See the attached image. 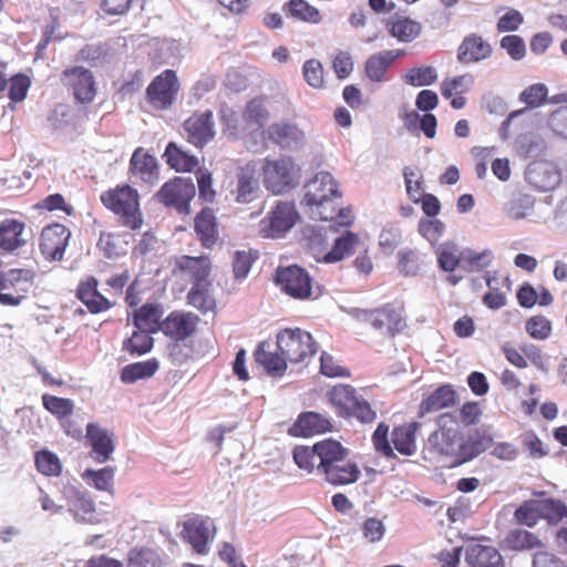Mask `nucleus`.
<instances>
[{"label": "nucleus", "instance_id": "1", "mask_svg": "<svg viewBox=\"0 0 567 567\" xmlns=\"http://www.w3.org/2000/svg\"><path fill=\"white\" fill-rule=\"evenodd\" d=\"M350 451L339 441L324 439L312 446L298 445L292 451L293 461L308 473L317 471L334 486L355 483L361 474L358 464L349 460Z\"/></svg>", "mask_w": 567, "mask_h": 567}, {"label": "nucleus", "instance_id": "2", "mask_svg": "<svg viewBox=\"0 0 567 567\" xmlns=\"http://www.w3.org/2000/svg\"><path fill=\"white\" fill-rule=\"evenodd\" d=\"M439 429L429 437L432 452L452 460V466H458L472 461L492 445V436L476 431L462 440L457 419L444 413L437 419Z\"/></svg>", "mask_w": 567, "mask_h": 567}, {"label": "nucleus", "instance_id": "3", "mask_svg": "<svg viewBox=\"0 0 567 567\" xmlns=\"http://www.w3.org/2000/svg\"><path fill=\"white\" fill-rule=\"evenodd\" d=\"M350 316L360 324L369 326L380 333L394 338L406 328V315L403 302H386L373 309L352 308Z\"/></svg>", "mask_w": 567, "mask_h": 567}, {"label": "nucleus", "instance_id": "4", "mask_svg": "<svg viewBox=\"0 0 567 567\" xmlns=\"http://www.w3.org/2000/svg\"><path fill=\"white\" fill-rule=\"evenodd\" d=\"M100 199L105 208L117 216L121 226L131 230H138L142 227L143 215L140 208V195L132 186L117 185L103 192Z\"/></svg>", "mask_w": 567, "mask_h": 567}, {"label": "nucleus", "instance_id": "5", "mask_svg": "<svg viewBox=\"0 0 567 567\" xmlns=\"http://www.w3.org/2000/svg\"><path fill=\"white\" fill-rule=\"evenodd\" d=\"M264 187L272 195H284L296 188L301 179V167L288 155L266 157L260 168Z\"/></svg>", "mask_w": 567, "mask_h": 567}, {"label": "nucleus", "instance_id": "6", "mask_svg": "<svg viewBox=\"0 0 567 567\" xmlns=\"http://www.w3.org/2000/svg\"><path fill=\"white\" fill-rule=\"evenodd\" d=\"M341 194L338 190V183L328 172H320L306 184L303 200L307 206L316 208L315 215L321 220L333 221L336 213L334 199H339Z\"/></svg>", "mask_w": 567, "mask_h": 567}, {"label": "nucleus", "instance_id": "7", "mask_svg": "<svg viewBox=\"0 0 567 567\" xmlns=\"http://www.w3.org/2000/svg\"><path fill=\"white\" fill-rule=\"evenodd\" d=\"M330 405L339 417H354L361 423H372L377 419L370 403L350 384L339 383L327 393Z\"/></svg>", "mask_w": 567, "mask_h": 567}, {"label": "nucleus", "instance_id": "8", "mask_svg": "<svg viewBox=\"0 0 567 567\" xmlns=\"http://www.w3.org/2000/svg\"><path fill=\"white\" fill-rule=\"evenodd\" d=\"M200 318L198 315L186 310H174L163 319L162 332L169 340L174 341L171 348V357L174 362L182 364L186 362L190 355L184 354L179 342H185L193 338L198 329Z\"/></svg>", "mask_w": 567, "mask_h": 567}, {"label": "nucleus", "instance_id": "9", "mask_svg": "<svg viewBox=\"0 0 567 567\" xmlns=\"http://www.w3.org/2000/svg\"><path fill=\"white\" fill-rule=\"evenodd\" d=\"M61 84L71 93L76 104L86 106L97 95V83L90 69L80 65L65 68L60 75Z\"/></svg>", "mask_w": 567, "mask_h": 567}, {"label": "nucleus", "instance_id": "10", "mask_svg": "<svg viewBox=\"0 0 567 567\" xmlns=\"http://www.w3.org/2000/svg\"><path fill=\"white\" fill-rule=\"evenodd\" d=\"M277 347L291 363L303 362L317 352L312 336L300 328H287L278 332Z\"/></svg>", "mask_w": 567, "mask_h": 567}, {"label": "nucleus", "instance_id": "11", "mask_svg": "<svg viewBox=\"0 0 567 567\" xmlns=\"http://www.w3.org/2000/svg\"><path fill=\"white\" fill-rule=\"evenodd\" d=\"M173 278L188 282L190 286L212 279L213 264L207 255L175 256L169 261Z\"/></svg>", "mask_w": 567, "mask_h": 567}, {"label": "nucleus", "instance_id": "12", "mask_svg": "<svg viewBox=\"0 0 567 567\" xmlns=\"http://www.w3.org/2000/svg\"><path fill=\"white\" fill-rule=\"evenodd\" d=\"M216 532V526L208 516L192 514L183 522L181 537L190 545L193 551L207 555Z\"/></svg>", "mask_w": 567, "mask_h": 567}, {"label": "nucleus", "instance_id": "13", "mask_svg": "<svg viewBox=\"0 0 567 567\" xmlns=\"http://www.w3.org/2000/svg\"><path fill=\"white\" fill-rule=\"evenodd\" d=\"M179 89L181 84L176 72L167 69L156 75L148 84L146 100L153 109L165 111L175 103Z\"/></svg>", "mask_w": 567, "mask_h": 567}, {"label": "nucleus", "instance_id": "14", "mask_svg": "<svg viewBox=\"0 0 567 567\" xmlns=\"http://www.w3.org/2000/svg\"><path fill=\"white\" fill-rule=\"evenodd\" d=\"M196 188L190 177H174L159 188L156 198L166 207H174L179 214L190 213V202Z\"/></svg>", "mask_w": 567, "mask_h": 567}, {"label": "nucleus", "instance_id": "15", "mask_svg": "<svg viewBox=\"0 0 567 567\" xmlns=\"http://www.w3.org/2000/svg\"><path fill=\"white\" fill-rule=\"evenodd\" d=\"M299 219V213L292 202L278 200L268 215L259 223L264 237L278 238L290 230Z\"/></svg>", "mask_w": 567, "mask_h": 567}, {"label": "nucleus", "instance_id": "16", "mask_svg": "<svg viewBox=\"0 0 567 567\" xmlns=\"http://www.w3.org/2000/svg\"><path fill=\"white\" fill-rule=\"evenodd\" d=\"M275 282L281 291L293 299L306 300L312 295V278L308 271L297 265L279 267Z\"/></svg>", "mask_w": 567, "mask_h": 567}, {"label": "nucleus", "instance_id": "17", "mask_svg": "<svg viewBox=\"0 0 567 567\" xmlns=\"http://www.w3.org/2000/svg\"><path fill=\"white\" fill-rule=\"evenodd\" d=\"M71 231L64 225L55 223L45 226L39 239V248L45 260L60 261L63 259Z\"/></svg>", "mask_w": 567, "mask_h": 567}, {"label": "nucleus", "instance_id": "18", "mask_svg": "<svg viewBox=\"0 0 567 567\" xmlns=\"http://www.w3.org/2000/svg\"><path fill=\"white\" fill-rule=\"evenodd\" d=\"M188 143L197 148H203L215 136V123L213 112L195 111L183 123Z\"/></svg>", "mask_w": 567, "mask_h": 567}, {"label": "nucleus", "instance_id": "19", "mask_svg": "<svg viewBox=\"0 0 567 567\" xmlns=\"http://www.w3.org/2000/svg\"><path fill=\"white\" fill-rule=\"evenodd\" d=\"M75 297L92 315L105 312L115 305V302L111 301L99 291V281L93 276H87L80 280L75 290Z\"/></svg>", "mask_w": 567, "mask_h": 567}, {"label": "nucleus", "instance_id": "20", "mask_svg": "<svg viewBox=\"0 0 567 567\" xmlns=\"http://www.w3.org/2000/svg\"><path fill=\"white\" fill-rule=\"evenodd\" d=\"M493 54L492 44L478 33L464 37L457 48L456 58L462 64L468 65L487 60Z\"/></svg>", "mask_w": 567, "mask_h": 567}, {"label": "nucleus", "instance_id": "21", "mask_svg": "<svg viewBox=\"0 0 567 567\" xmlns=\"http://www.w3.org/2000/svg\"><path fill=\"white\" fill-rule=\"evenodd\" d=\"M332 430L329 417L312 411L299 414L289 429V434L297 437H309Z\"/></svg>", "mask_w": 567, "mask_h": 567}, {"label": "nucleus", "instance_id": "22", "mask_svg": "<svg viewBox=\"0 0 567 567\" xmlns=\"http://www.w3.org/2000/svg\"><path fill=\"white\" fill-rule=\"evenodd\" d=\"M86 439L91 445V455L97 463L109 461L115 450L114 437L107 430L97 424L86 425Z\"/></svg>", "mask_w": 567, "mask_h": 567}, {"label": "nucleus", "instance_id": "23", "mask_svg": "<svg viewBox=\"0 0 567 567\" xmlns=\"http://www.w3.org/2000/svg\"><path fill=\"white\" fill-rule=\"evenodd\" d=\"M237 185L233 192L235 200L239 204H249L258 198L259 183L255 166L250 163L240 167L236 174Z\"/></svg>", "mask_w": 567, "mask_h": 567}, {"label": "nucleus", "instance_id": "24", "mask_svg": "<svg viewBox=\"0 0 567 567\" xmlns=\"http://www.w3.org/2000/svg\"><path fill=\"white\" fill-rule=\"evenodd\" d=\"M196 236L204 248H213L218 240V224L215 212L204 207L194 219Z\"/></svg>", "mask_w": 567, "mask_h": 567}, {"label": "nucleus", "instance_id": "25", "mask_svg": "<svg viewBox=\"0 0 567 567\" xmlns=\"http://www.w3.org/2000/svg\"><path fill=\"white\" fill-rule=\"evenodd\" d=\"M474 79L471 74H462L454 78L444 79L441 83V94L443 97L451 100V106L455 110L463 109L466 104V94Z\"/></svg>", "mask_w": 567, "mask_h": 567}, {"label": "nucleus", "instance_id": "26", "mask_svg": "<svg viewBox=\"0 0 567 567\" xmlns=\"http://www.w3.org/2000/svg\"><path fill=\"white\" fill-rule=\"evenodd\" d=\"M465 560L470 567H505L501 553L488 545H470L466 548Z\"/></svg>", "mask_w": 567, "mask_h": 567}, {"label": "nucleus", "instance_id": "27", "mask_svg": "<svg viewBox=\"0 0 567 567\" xmlns=\"http://www.w3.org/2000/svg\"><path fill=\"white\" fill-rule=\"evenodd\" d=\"M267 133L269 140L282 148L297 146L305 140V133L290 122H276L268 127Z\"/></svg>", "mask_w": 567, "mask_h": 567}, {"label": "nucleus", "instance_id": "28", "mask_svg": "<svg viewBox=\"0 0 567 567\" xmlns=\"http://www.w3.org/2000/svg\"><path fill=\"white\" fill-rule=\"evenodd\" d=\"M186 303L198 310L202 315L215 312L217 302L213 293L212 279L190 286L186 295Z\"/></svg>", "mask_w": 567, "mask_h": 567}, {"label": "nucleus", "instance_id": "29", "mask_svg": "<svg viewBox=\"0 0 567 567\" xmlns=\"http://www.w3.org/2000/svg\"><path fill=\"white\" fill-rule=\"evenodd\" d=\"M25 224L16 218H6L0 223V248L12 252L27 244L23 238Z\"/></svg>", "mask_w": 567, "mask_h": 567}, {"label": "nucleus", "instance_id": "30", "mask_svg": "<svg viewBox=\"0 0 567 567\" xmlns=\"http://www.w3.org/2000/svg\"><path fill=\"white\" fill-rule=\"evenodd\" d=\"M35 272L27 268L0 269V290H12L16 293L27 292L34 282Z\"/></svg>", "mask_w": 567, "mask_h": 567}, {"label": "nucleus", "instance_id": "31", "mask_svg": "<svg viewBox=\"0 0 567 567\" xmlns=\"http://www.w3.org/2000/svg\"><path fill=\"white\" fill-rule=\"evenodd\" d=\"M163 307L159 303L147 302L137 308L133 313V324L153 333L162 331Z\"/></svg>", "mask_w": 567, "mask_h": 567}, {"label": "nucleus", "instance_id": "32", "mask_svg": "<svg viewBox=\"0 0 567 567\" xmlns=\"http://www.w3.org/2000/svg\"><path fill=\"white\" fill-rule=\"evenodd\" d=\"M130 172L143 182L152 184L158 175L156 158L142 147H137L130 161Z\"/></svg>", "mask_w": 567, "mask_h": 567}, {"label": "nucleus", "instance_id": "33", "mask_svg": "<svg viewBox=\"0 0 567 567\" xmlns=\"http://www.w3.org/2000/svg\"><path fill=\"white\" fill-rule=\"evenodd\" d=\"M456 402L457 395L454 389L449 384L441 385L421 402L420 415L454 406Z\"/></svg>", "mask_w": 567, "mask_h": 567}, {"label": "nucleus", "instance_id": "34", "mask_svg": "<svg viewBox=\"0 0 567 567\" xmlns=\"http://www.w3.org/2000/svg\"><path fill=\"white\" fill-rule=\"evenodd\" d=\"M529 183L540 192L554 189L560 183L559 172L549 164H534L528 171Z\"/></svg>", "mask_w": 567, "mask_h": 567}, {"label": "nucleus", "instance_id": "35", "mask_svg": "<svg viewBox=\"0 0 567 567\" xmlns=\"http://www.w3.org/2000/svg\"><path fill=\"white\" fill-rule=\"evenodd\" d=\"M417 430V422L404 423L392 430L391 440L394 449L400 454L411 456L416 452L415 437Z\"/></svg>", "mask_w": 567, "mask_h": 567}, {"label": "nucleus", "instance_id": "36", "mask_svg": "<svg viewBox=\"0 0 567 567\" xmlns=\"http://www.w3.org/2000/svg\"><path fill=\"white\" fill-rule=\"evenodd\" d=\"M400 56V51L385 50L371 55L364 65L367 76L373 82L386 80L388 68Z\"/></svg>", "mask_w": 567, "mask_h": 567}, {"label": "nucleus", "instance_id": "37", "mask_svg": "<svg viewBox=\"0 0 567 567\" xmlns=\"http://www.w3.org/2000/svg\"><path fill=\"white\" fill-rule=\"evenodd\" d=\"M269 344L266 342L259 343L255 351V360L259 363L268 374L274 377L284 375L287 369V359L281 352L269 350Z\"/></svg>", "mask_w": 567, "mask_h": 567}, {"label": "nucleus", "instance_id": "38", "mask_svg": "<svg viewBox=\"0 0 567 567\" xmlns=\"http://www.w3.org/2000/svg\"><path fill=\"white\" fill-rule=\"evenodd\" d=\"M164 156L166 157L167 164L176 172L189 173L195 171L199 164V161L195 155L184 151L174 142H169L167 144Z\"/></svg>", "mask_w": 567, "mask_h": 567}, {"label": "nucleus", "instance_id": "39", "mask_svg": "<svg viewBox=\"0 0 567 567\" xmlns=\"http://www.w3.org/2000/svg\"><path fill=\"white\" fill-rule=\"evenodd\" d=\"M284 11L288 17L305 23L318 24L322 20L321 12L306 0H289Z\"/></svg>", "mask_w": 567, "mask_h": 567}, {"label": "nucleus", "instance_id": "40", "mask_svg": "<svg viewBox=\"0 0 567 567\" xmlns=\"http://www.w3.org/2000/svg\"><path fill=\"white\" fill-rule=\"evenodd\" d=\"M158 368L159 363L155 358L130 363L122 369L120 378L123 383H135L138 380L153 377Z\"/></svg>", "mask_w": 567, "mask_h": 567}, {"label": "nucleus", "instance_id": "41", "mask_svg": "<svg viewBox=\"0 0 567 567\" xmlns=\"http://www.w3.org/2000/svg\"><path fill=\"white\" fill-rule=\"evenodd\" d=\"M359 244V236L355 233L347 230L334 240L332 248L323 256V260L326 262L340 261L350 256Z\"/></svg>", "mask_w": 567, "mask_h": 567}, {"label": "nucleus", "instance_id": "42", "mask_svg": "<svg viewBox=\"0 0 567 567\" xmlns=\"http://www.w3.org/2000/svg\"><path fill=\"white\" fill-rule=\"evenodd\" d=\"M504 544L506 548L515 551L532 550L543 547V543L537 535L520 528L511 530L506 535Z\"/></svg>", "mask_w": 567, "mask_h": 567}, {"label": "nucleus", "instance_id": "43", "mask_svg": "<svg viewBox=\"0 0 567 567\" xmlns=\"http://www.w3.org/2000/svg\"><path fill=\"white\" fill-rule=\"evenodd\" d=\"M153 332L137 329L133 331L132 336L123 341V351L131 355H143L150 352L154 347Z\"/></svg>", "mask_w": 567, "mask_h": 567}, {"label": "nucleus", "instance_id": "44", "mask_svg": "<svg viewBox=\"0 0 567 567\" xmlns=\"http://www.w3.org/2000/svg\"><path fill=\"white\" fill-rule=\"evenodd\" d=\"M421 30V24L409 18H398L389 23L390 34L401 42L413 41Z\"/></svg>", "mask_w": 567, "mask_h": 567}, {"label": "nucleus", "instance_id": "45", "mask_svg": "<svg viewBox=\"0 0 567 567\" xmlns=\"http://www.w3.org/2000/svg\"><path fill=\"white\" fill-rule=\"evenodd\" d=\"M269 112L266 106V99L257 96L250 100L243 113L245 122L252 127L259 128L264 126L268 120Z\"/></svg>", "mask_w": 567, "mask_h": 567}, {"label": "nucleus", "instance_id": "46", "mask_svg": "<svg viewBox=\"0 0 567 567\" xmlns=\"http://www.w3.org/2000/svg\"><path fill=\"white\" fill-rule=\"evenodd\" d=\"M125 235L103 231L100 235L97 247L106 257H117L126 252L127 240Z\"/></svg>", "mask_w": 567, "mask_h": 567}, {"label": "nucleus", "instance_id": "47", "mask_svg": "<svg viewBox=\"0 0 567 567\" xmlns=\"http://www.w3.org/2000/svg\"><path fill=\"white\" fill-rule=\"evenodd\" d=\"M114 474L115 470L112 466L100 470L87 468L82 473V478L99 491L111 492L114 484Z\"/></svg>", "mask_w": 567, "mask_h": 567}, {"label": "nucleus", "instance_id": "48", "mask_svg": "<svg viewBox=\"0 0 567 567\" xmlns=\"http://www.w3.org/2000/svg\"><path fill=\"white\" fill-rule=\"evenodd\" d=\"M42 404L44 409L54 415L60 422L71 416L74 412V402L68 398L43 394Z\"/></svg>", "mask_w": 567, "mask_h": 567}, {"label": "nucleus", "instance_id": "49", "mask_svg": "<svg viewBox=\"0 0 567 567\" xmlns=\"http://www.w3.org/2000/svg\"><path fill=\"white\" fill-rule=\"evenodd\" d=\"M437 262L442 270L447 272L454 271L463 264V251L455 245L445 244L437 250Z\"/></svg>", "mask_w": 567, "mask_h": 567}, {"label": "nucleus", "instance_id": "50", "mask_svg": "<svg viewBox=\"0 0 567 567\" xmlns=\"http://www.w3.org/2000/svg\"><path fill=\"white\" fill-rule=\"evenodd\" d=\"M34 462L37 470L47 476H58L61 473L62 465L59 457L47 450L35 453Z\"/></svg>", "mask_w": 567, "mask_h": 567}, {"label": "nucleus", "instance_id": "51", "mask_svg": "<svg viewBox=\"0 0 567 567\" xmlns=\"http://www.w3.org/2000/svg\"><path fill=\"white\" fill-rule=\"evenodd\" d=\"M519 439L530 458H543L549 454L548 447L533 430L525 431L520 434Z\"/></svg>", "mask_w": 567, "mask_h": 567}, {"label": "nucleus", "instance_id": "52", "mask_svg": "<svg viewBox=\"0 0 567 567\" xmlns=\"http://www.w3.org/2000/svg\"><path fill=\"white\" fill-rule=\"evenodd\" d=\"M515 519L517 523L527 525L529 527L537 524V522L542 518L539 499H532L524 502L516 511H515Z\"/></svg>", "mask_w": 567, "mask_h": 567}, {"label": "nucleus", "instance_id": "53", "mask_svg": "<svg viewBox=\"0 0 567 567\" xmlns=\"http://www.w3.org/2000/svg\"><path fill=\"white\" fill-rule=\"evenodd\" d=\"M436 80L437 73L433 66L412 68L404 75V82L412 86L431 85Z\"/></svg>", "mask_w": 567, "mask_h": 567}, {"label": "nucleus", "instance_id": "54", "mask_svg": "<svg viewBox=\"0 0 567 567\" xmlns=\"http://www.w3.org/2000/svg\"><path fill=\"white\" fill-rule=\"evenodd\" d=\"M197 185H198V196L205 203H214L216 199V190L213 186V175L205 167H198L195 171Z\"/></svg>", "mask_w": 567, "mask_h": 567}, {"label": "nucleus", "instance_id": "55", "mask_svg": "<svg viewBox=\"0 0 567 567\" xmlns=\"http://www.w3.org/2000/svg\"><path fill=\"white\" fill-rule=\"evenodd\" d=\"M525 330L532 339L545 340L551 333V322L545 316L538 315L527 319Z\"/></svg>", "mask_w": 567, "mask_h": 567}, {"label": "nucleus", "instance_id": "56", "mask_svg": "<svg viewBox=\"0 0 567 567\" xmlns=\"http://www.w3.org/2000/svg\"><path fill=\"white\" fill-rule=\"evenodd\" d=\"M491 260L492 252L489 250L481 252L474 250L463 251V267L468 271L483 270L489 266Z\"/></svg>", "mask_w": 567, "mask_h": 567}, {"label": "nucleus", "instance_id": "57", "mask_svg": "<svg viewBox=\"0 0 567 567\" xmlns=\"http://www.w3.org/2000/svg\"><path fill=\"white\" fill-rule=\"evenodd\" d=\"M306 82L313 89H321L324 83L323 66L317 59L307 60L302 65Z\"/></svg>", "mask_w": 567, "mask_h": 567}, {"label": "nucleus", "instance_id": "58", "mask_svg": "<svg viewBox=\"0 0 567 567\" xmlns=\"http://www.w3.org/2000/svg\"><path fill=\"white\" fill-rule=\"evenodd\" d=\"M542 518L549 522H559L567 516V506L561 502L553 498L539 499Z\"/></svg>", "mask_w": 567, "mask_h": 567}, {"label": "nucleus", "instance_id": "59", "mask_svg": "<svg viewBox=\"0 0 567 567\" xmlns=\"http://www.w3.org/2000/svg\"><path fill=\"white\" fill-rule=\"evenodd\" d=\"M31 85L30 78L23 73H17L9 79V99L12 102H21L27 97Z\"/></svg>", "mask_w": 567, "mask_h": 567}, {"label": "nucleus", "instance_id": "60", "mask_svg": "<svg viewBox=\"0 0 567 567\" xmlns=\"http://www.w3.org/2000/svg\"><path fill=\"white\" fill-rule=\"evenodd\" d=\"M320 372L328 378H349L350 371L339 364L333 355L322 352L320 357Z\"/></svg>", "mask_w": 567, "mask_h": 567}, {"label": "nucleus", "instance_id": "61", "mask_svg": "<svg viewBox=\"0 0 567 567\" xmlns=\"http://www.w3.org/2000/svg\"><path fill=\"white\" fill-rule=\"evenodd\" d=\"M388 434L389 426L385 423L381 422L378 424L372 435V442L377 452H379L380 454L388 458H392L395 456V454L393 447L390 445Z\"/></svg>", "mask_w": 567, "mask_h": 567}, {"label": "nucleus", "instance_id": "62", "mask_svg": "<svg viewBox=\"0 0 567 567\" xmlns=\"http://www.w3.org/2000/svg\"><path fill=\"white\" fill-rule=\"evenodd\" d=\"M499 45L507 54L516 61L522 60L526 54L525 42L522 37L516 34L505 35L501 39Z\"/></svg>", "mask_w": 567, "mask_h": 567}, {"label": "nucleus", "instance_id": "63", "mask_svg": "<svg viewBox=\"0 0 567 567\" xmlns=\"http://www.w3.org/2000/svg\"><path fill=\"white\" fill-rule=\"evenodd\" d=\"M495 281V277L486 276V285L489 290L483 297V303L493 310L499 309L506 305V295L494 286Z\"/></svg>", "mask_w": 567, "mask_h": 567}, {"label": "nucleus", "instance_id": "64", "mask_svg": "<svg viewBox=\"0 0 567 567\" xmlns=\"http://www.w3.org/2000/svg\"><path fill=\"white\" fill-rule=\"evenodd\" d=\"M547 87L544 84H533L520 94V100L529 107L540 106L547 99Z\"/></svg>", "mask_w": 567, "mask_h": 567}]
</instances>
